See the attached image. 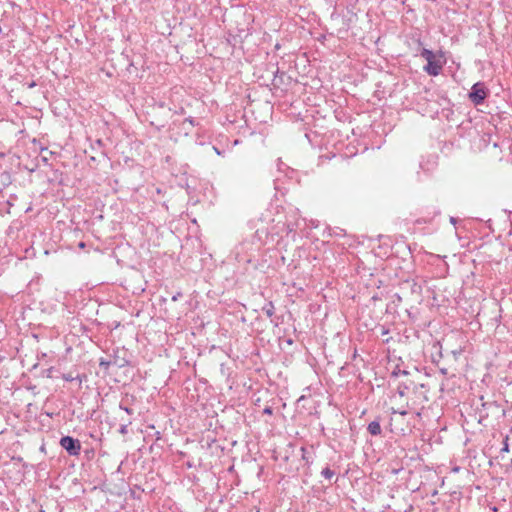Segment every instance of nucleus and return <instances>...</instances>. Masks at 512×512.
Returning a JSON list of instances; mask_svg holds the SVG:
<instances>
[{
    "mask_svg": "<svg viewBox=\"0 0 512 512\" xmlns=\"http://www.w3.org/2000/svg\"><path fill=\"white\" fill-rule=\"evenodd\" d=\"M445 64V60L443 59V54L440 52L433 59L427 61V64L424 66V71L430 76H437L442 71V68Z\"/></svg>",
    "mask_w": 512,
    "mask_h": 512,
    "instance_id": "f257e3e1",
    "label": "nucleus"
},
{
    "mask_svg": "<svg viewBox=\"0 0 512 512\" xmlns=\"http://www.w3.org/2000/svg\"><path fill=\"white\" fill-rule=\"evenodd\" d=\"M60 445L71 456H78L81 451V443L71 436H64L60 439Z\"/></svg>",
    "mask_w": 512,
    "mask_h": 512,
    "instance_id": "f03ea898",
    "label": "nucleus"
},
{
    "mask_svg": "<svg viewBox=\"0 0 512 512\" xmlns=\"http://www.w3.org/2000/svg\"><path fill=\"white\" fill-rule=\"evenodd\" d=\"M487 97V89L485 88V85L481 82L475 83L471 91L469 93V98L472 103L475 105H480L484 102L485 98Z\"/></svg>",
    "mask_w": 512,
    "mask_h": 512,
    "instance_id": "7ed1b4c3",
    "label": "nucleus"
},
{
    "mask_svg": "<svg viewBox=\"0 0 512 512\" xmlns=\"http://www.w3.org/2000/svg\"><path fill=\"white\" fill-rule=\"evenodd\" d=\"M499 408V405L495 401L482 402L480 418H487L489 416V412H497Z\"/></svg>",
    "mask_w": 512,
    "mask_h": 512,
    "instance_id": "20e7f679",
    "label": "nucleus"
},
{
    "mask_svg": "<svg viewBox=\"0 0 512 512\" xmlns=\"http://www.w3.org/2000/svg\"><path fill=\"white\" fill-rule=\"evenodd\" d=\"M368 432L373 436H378L381 434L382 429L379 421H372L369 423L367 427Z\"/></svg>",
    "mask_w": 512,
    "mask_h": 512,
    "instance_id": "39448f33",
    "label": "nucleus"
},
{
    "mask_svg": "<svg viewBox=\"0 0 512 512\" xmlns=\"http://www.w3.org/2000/svg\"><path fill=\"white\" fill-rule=\"evenodd\" d=\"M262 311L270 318L274 315L275 307L272 302H268L263 306Z\"/></svg>",
    "mask_w": 512,
    "mask_h": 512,
    "instance_id": "423d86ee",
    "label": "nucleus"
},
{
    "mask_svg": "<svg viewBox=\"0 0 512 512\" xmlns=\"http://www.w3.org/2000/svg\"><path fill=\"white\" fill-rule=\"evenodd\" d=\"M436 55L437 54H435L433 51L426 48H423L422 51L420 52V56L424 58L426 61L433 59V57H435Z\"/></svg>",
    "mask_w": 512,
    "mask_h": 512,
    "instance_id": "0eeeda50",
    "label": "nucleus"
},
{
    "mask_svg": "<svg viewBox=\"0 0 512 512\" xmlns=\"http://www.w3.org/2000/svg\"><path fill=\"white\" fill-rule=\"evenodd\" d=\"M321 475L326 479H331L335 475V472L331 470L329 467H325L321 471Z\"/></svg>",
    "mask_w": 512,
    "mask_h": 512,
    "instance_id": "6e6552de",
    "label": "nucleus"
},
{
    "mask_svg": "<svg viewBox=\"0 0 512 512\" xmlns=\"http://www.w3.org/2000/svg\"><path fill=\"white\" fill-rule=\"evenodd\" d=\"M127 364H128V361L125 359L114 358L112 360V365H115L119 368H122V367L126 366Z\"/></svg>",
    "mask_w": 512,
    "mask_h": 512,
    "instance_id": "1a4fd4ad",
    "label": "nucleus"
},
{
    "mask_svg": "<svg viewBox=\"0 0 512 512\" xmlns=\"http://www.w3.org/2000/svg\"><path fill=\"white\" fill-rule=\"evenodd\" d=\"M301 452H302V459L303 460H305L307 463L312 462V457L309 455V453H308L306 448L302 447L301 448Z\"/></svg>",
    "mask_w": 512,
    "mask_h": 512,
    "instance_id": "9d476101",
    "label": "nucleus"
},
{
    "mask_svg": "<svg viewBox=\"0 0 512 512\" xmlns=\"http://www.w3.org/2000/svg\"><path fill=\"white\" fill-rule=\"evenodd\" d=\"M99 365L104 369H108L112 365V360L100 359Z\"/></svg>",
    "mask_w": 512,
    "mask_h": 512,
    "instance_id": "9b49d317",
    "label": "nucleus"
},
{
    "mask_svg": "<svg viewBox=\"0 0 512 512\" xmlns=\"http://www.w3.org/2000/svg\"><path fill=\"white\" fill-rule=\"evenodd\" d=\"M509 436L507 435L503 442V447L501 448V453H508L509 452V444H508Z\"/></svg>",
    "mask_w": 512,
    "mask_h": 512,
    "instance_id": "f8f14e48",
    "label": "nucleus"
},
{
    "mask_svg": "<svg viewBox=\"0 0 512 512\" xmlns=\"http://www.w3.org/2000/svg\"><path fill=\"white\" fill-rule=\"evenodd\" d=\"M63 379H64L65 381H69V382H70V381H73V380H74V377H73L71 374H64V375H63Z\"/></svg>",
    "mask_w": 512,
    "mask_h": 512,
    "instance_id": "ddd939ff",
    "label": "nucleus"
},
{
    "mask_svg": "<svg viewBox=\"0 0 512 512\" xmlns=\"http://www.w3.org/2000/svg\"><path fill=\"white\" fill-rule=\"evenodd\" d=\"M263 413L264 414H267V415H272L273 414V410L271 407H266L264 410H263Z\"/></svg>",
    "mask_w": 512,
    "mask_h": 512,
    "instance_id": "4468645a",
    "label": "nucleus"
},
{
    "mask_svg": "<svg viewBox=\"0 0 512 512\" xmlns=\"http://www.w3.org/2000/svg\"><path fill=\"white\" fill-rule=\"evenodd\" d=\"M119 432L121 434H126L127 433V425H122L119 429Z\"/></svg>",
    "mask_w": 512,
    "mask_h": 512,
    "instance_id": "2eb2a0df",
    "label": "nucleus"
},
{
    "mask_svg": "<svg viewBox=\"0 0 512 512\" xmlns=\"http://www.w3.org/2000/svg\"><path fill=\"white\" fill-rule=\"evenodd\" d=\"M182 296V293L178 292L172 297V301H177Z\"/></svg>",
    "mask_w": 512,
    "mask_h": 512,
    "instance_id": "dca6fc26",
    "label": "nucleus"
},
{
    "mask_svg": "<svg viewBox=\"0 0 512 512\" xmlns=\"http://www.w3.org/2000/svg\"><path fill=\"white\" fill-rule=\"evenodd\" d=\"M120 408L124 409L128 414H132V409H130L128 407H122L121 405H120Z\"/></svg>",
    "mask_w": 512,
    "mask_h": 512,
    "instance_id": "f3484780",
    "label": "nucleus"
},
{
    "mask_svg": "<svg viewBox=\"0 0 512 512\" xmlns=\"http://www.w3.org/2000/svg\"><path fill=\"white\" fill-rule=\"evenodd\" d=\"M398 392L401 396H404V390H402L401 387L398 388Z\"/></svg>",
    "mask_w": 512,
    "mask_h": 512,
    "instance_id": "a211bd4d",
    "label": "nucleus"
},
{
    "mask_svg": "<svg viewBox=\"0 0 512 512\" xmlns=\"http://www.w3.org/2000/svg\"><path fill=\"white\" fill-rule=\"evenodd\" d=\"M450 221H451V223H453V224H455V223H456V219H455L454 217H451V218H450Z\"/></svg>",
    "mask_w": 512,
    "mask_h": 512,
    "instance_id": "6ab92c4d",
    "label": "nucleus"
},
{
    "mask_svg": "<svg viewBox=\"0 0 512 512\" xmlns=\"http://www.w3.org/2000/svg\"><path fill=\"white\" fill-rule=\"evenodd\" d=\"M398 373H401V374H404V375H406V374H407V372H406L405 370H403V371H399Z\"/></svg>",
    "mask_w": 512,
    "mask_h": 512,
    "instance_id": "aec40b11",
    "label": "nucleus"
},
{
    "mask_svg": "<svg viewBox=\"0 0 512 512\" xmlns=\"http://www.w3.org/2000/svg\"><path fill=\"white\" fill-rule=\"evenodd\" d=\"M34 86H35V83H34V82H32V83H30V84H29V87H30V88H31V87H34Z\"/></svg>",
    "mask_w": 512,
    "mask_h": 512,
    "instance_id": "412c9836",
    "label": "nucleus"
},
{
    "mask_svg": "<svg viewBox=\"0 0 512 512\" xmlns=\"http://www.w3.org/2000/svg\"><path fill=\"white\" fill-rule=\"evenodd\" d=\"M213 149H214L218 154H220L219 149H217L216 147H213Z\"/></svg>",
    "mask_w": 512,
    "mask_h": 512,
    "instance_id": "4be33fe9",
    "label": "nucleus"
},
{
    "mask_svg": "<svg viewBox=\"0 0 512 512\" xmlns=\"http://www.w3.org/2000/svg\"><path fill=\"white\" fill-rule=\"evenodd\" d=\"M187 121H189V123H191V124H194L192 119H187Z\"/></svg>",
    "mask_w": 512,
    "mask_h": 512,
    "instance_id": "5701e85b",
    "label": "nucleus"
},
{
    "mask_svg": "<svg viewBox=\"0 0 512 512\" xmlns=\"http://www.w3.org/2000/svg\"><path fill=\"white\" fill-rule=\"evenodd\" d=\"M79 246H80V247H84V243H83V242H81V243L79 244Z\"/></svg>",
    "mask_w": 512,
    "mask_h": 512,
    "instance_id": "b1692460",
    "label": "nucleus"
}]
</instances>
